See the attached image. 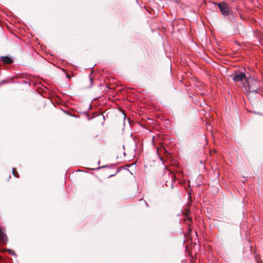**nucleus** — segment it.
<instances>
[{
  "instance_id": "6e6552de",
  "label": "nucleus",
  "mask_w": 263,
  "mask_h": 263,
  "mask_svg": "<svg viewBox=\"0 0 263 263\" xmlns=\"http://www.w3.org/2000/svg\"><path fill=\"white\" fill-rule=\"evenodd\" d=\"M66 77H67L68 79H70V78H71V76L69 74L67 73V74H66Z\"/></svg>"
},
{
  "instance_id": "1a4fd4ad",
  "label": "nucleus",
  "mask_w": 263,
  "mask_h": 263,
  "mask_svg": "<svg viewBox=\"0 0 263 263\" xmlns=\"http://www.w3.org/2000/svg\"><path fill=\"white\" fill-rule=\"evenodd\" d=\"M89 79H90V81L91 82H92V79L91 77H90V78H89Z\"/></svg>"
},
{
  "instance_id": "7ed1b4c3",
  "label": "nucleus",
  "mask_w": 263,
  "mask_h": 263,
  "mask_svg": "<svg viewBox=\"0 0 263 263\" xmlns=\"http://www.w3.org/2000/svg\"><path fill=\"white\" fill-rule=\"evenodd\" d=\"M218 7L223 15H228L229 14V7L225 2H222L217 4Z\"/></svg>"
},
{
  "instance_id": "0eeeda50",
  "label": "nucleus",
  "mask_w": 263,
  "mask_h": 263,
  "mask_svg": "<svg viewBox=\"0 0 263 263\" xmlns=\"http://www.w3.org/2000/svg\"><path fill=\"white\" fill-rule=\"evenodd\" d=\"M9 82V80H4L0 82V86L8 84Z\"/></svg>"
},
{
  "instance_id": "39448f33",
  "label": "nucleus",
  "mask_w": 263,
  "mask_h": 263,
  "mask_svg": "<svg viewBox=\"0 0 263 263\" xmlns=\"http://www.w3.org/2000/svg\"><path fill=\"white\" fill-rule=\"evenodd\" d=\"M7 241V237L6 235L3 232L2 229L0 228V243L5 245Z\"/></svg>"
},
{
  "instance_id": "423d86ee",
  "label": "nucleus",
  "mask_w": 263,
  "mask_h": 263,
  "mask_svg": "<svg viewBox=\"0 0 263 263\" xmlns=\"http://www.w3.org/2000/svg\"><path fill=\"white\" fill-rule=\"evenodd\" d=\"M12 175L16 177V178H19L20 177V175L16 170V169L15 168H12Z\"/></svg>"
},
{
  "instance_id": "20e7f679",
  "label": "nucleus",
  "mask_w": 263,
  "mask_h": 263,
  "mask_svg": "<svg viewBox=\"0 0 263 263\" xmlns=\"http://www.w3.org/2000/svg\"><path fill=\"white\" fill-rule=\"evenodd\" d=\"M1 61L5 64H11L13 63V59L8 56H2Z\"/></svg>"
},
{
  "instance_id": "f03ea898",
  "label": "nucleus",
  "mask_w": 263,
  "mask_h": 263,
  "mask_svg": "<svg viewBox=\"0 0 263 263\" xmlns=\"http://www.w3.org/2000/svg\"><path fill=\"white\" fill-rule=\"evenodd\" d=\"M248 79L242 72H235L233 76V80L236 85L241 88L242 90V88H244L246 82L247 81Z\"/></svg>"
},
{
  "instance_id": "9d476101",
  "label": "nucleus",
  "mask_w": 263,
  "mask_h": 263,
  "mask_svg": "<svg viewBox=\"0 0 263 263\" xmlns=\"http://www.w3.org/2000/svg\"><path fill=\"white\" fill-rule=\"evenodd\" d=\"M114 176V175H110L109 176V177H112V176Z\"/></svg>"
},
{
  "instance_id": "f257e3e1",
  "label": "nucleus",
  "mask_w": 263,
  "mask_h": 263,
  "mask_svg": "<svg viewBox=\"0 0 263 263\" xmlns=\"http://www.w3.org/2000/svg\"><path fill=\"white\" fill-rule=\"evenodd\" d=\"M263 82L256 79L249 78L246 82L243 91L248 93L250 92L260 93L262 91Z\"/></svg>"
},
{
  "instance_id": "9b49d317",
  "label": "nucleus",
  "mask_w": 263,
  "mask_h": 263,
  "mask_svg": "<svg viewBox=\"0 0 263 263\" xmlns=\"http://www.w3.org/2000/svg\"><path fill=\"white\" fill-rule=\"evenodd\" d=\"M126 116H124V120H125V118H126Z\"/></svg>"
}]
</instances>
